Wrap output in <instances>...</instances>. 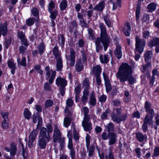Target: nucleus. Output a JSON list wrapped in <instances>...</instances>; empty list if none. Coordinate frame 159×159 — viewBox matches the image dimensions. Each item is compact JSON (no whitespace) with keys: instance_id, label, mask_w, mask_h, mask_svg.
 <instances>
[{"instance_id":"nucleus-24","label":"nucleus","mask_w":159,"mask_h":159,"mask_svg":"<svg viewBox=\"0 0 159 159\" xmlns=\"http://www.w3.org/2000/svg\"><path fill=\"white\" fill-rule=\"evenodd\" d=\"M37 120L38 121L37 126H38L39 124L42 123V118L38 114L36 115H34L33 118V121L34 123H36Z\"/></svg>"},{"instance_id":"nucleus-55","label":"nucleus","mask_w":159,"mask_h":159,"mask_svg":"<svg viewBox=\"0 0 159 159\" xmlns=\"http://www.w3.org/2000/svg\"><path fill=\"white\" fill-rule=\"evenodd\" d=\"M57 14V11L56 10H54L51 12L50 17L52 19H54L56 18Z\"/></svg>"},{"instance_id":"nucleus-28","label":"nucleus","mask_w":159,"mask_h":159,"mask_svg":"<svg viewBox=\"0 0 159 159\" xmlns=\"http://www.w3.org/2000/svg\"><path fill=\"white\" fill-rule=\"evenodd\" d=\"M152 56V54L151 51H147L144 55L146 61H149L151 60Z\"/></svg>"},{"instance_id":"nucleus-46","label":"nucleus","mask_w":159,"mask_h":159,"mask_svg":"<svg viewBox=\"0 0 159 159\" xmlns=\"http://www.w3.org/2000/svg\"><path fill=\"white\" fill-rule=\"evenodd\" d=\"M105 159H114L113 154L111 151L110 150L108 154L106 155Z\"/></svg>"},{"instance_id":"nucleus-56","label":"nucleus","mask_w":159,"mask_h":159,"mask_svg":"<svg viewBox=\"0 0 159 159\" xmlns=\"http://www.w3.org/2000/svg\"><path fill=\"white\" fill-rule=\"evenodd\" d=\"M57 142L59 143L61 147V148H64L65 144V140L63 138H61Z\"/></svg>"},{"instance_id":"nucleus-20","label":"nucleus","mask_w":159,"mask_h":159,"mask_svg":"<svg viewBox=\"0 0 159 159\" xmlns=\"http://www.w3.org/2000/svg\"><path fill=\"white\" fill-rule=\"evenodd\" d=\"M8 30L7 24L5 22L2 25H0V33L4 36L7 34Z\"/></svg>"},{"instance_id":"nucleus-43","label":"nucleus","mask_w":159,"mask_h":159,"mask_svg":"<svg viewBox=\"0 0 159 159\" xmlns=\"http://www.w3.org/2000/svg\"><path fill=\"white\" fill-rule=\"evenodd\" d=\"M34 21V18H30L26 20V24L28 26H30L33 25Z\"/></svg>"},{"instance_id":"nucleus-37","label":"nucleus","mask_w":159,"mask_h":159,"mask_svg":"<svg viewBox=\"0 0 159 159\" xmlns=\"http://www.w3.org/2000/svg\"><path fill=\"white\" fill-rule=\"evenodd\" d=\"M67 6V2L66 0H62L60 5V9L62 10H64L66 9Z\"/></svg>"},{"instance_id":"nucleus-25","label":"nucleus","mask_w":159,"mask_h":159,"mask_svg":"<svg viewBox=\"0 0 159 159\" xmlns=\"http://www.w3.org/2000/svg\"><path fill=\"white\" fill-rule=\"evenodd\" d=\"M75 100L76 102L80 100V88L79 86L76 87L75 89Z\"/></svg>"},{"instance_id":"nucleus-26","label":"nucleus","mask_w":159,"mask_h":159,"mask_svg":"<svg viewBox=\"0 0 159 159\" xmlns=\"http://www.w3.org/2000/svg\"><path fill=\"white\" fill-rule=\"evenodd\" d=\"M100 59L102 63H107L109 61L108 55H100Z\"/></svg>"},{"instance_id":"nucleus-30","label":"nucleus","mask_w":159,"mask_h":159,"mask_svg":"<svg viewBox=\"0 0 159 159\" xmlns=\"http://www.w3.org/2000/svg\"><path fill=\"white\" fill-rule=\"evenodd\" d=\"M16 145L15 143H12L11 145V148L10 153L11 156H14L16 154Z\"/></svg>"},{"instance_id":"nucleus-9","label":"nucleus","mask_w":159,"mask_h":159,"mask_svg":"<svg viewBox=\"0 0 159 159\" xmlns=\"http://www.w3.org/2000/svg\"><path fill=\"white\" fill-rule=\"evenodd\" d=\"M70 55L66 56L67 61H70V65L73 66L74 65L75 61V53L74 50L72 48L70 49Z\"/></svg>"},{"instance_id":"nucleus-7","label":"nucleus","mask_w":159,"mask_h":159,"mask_svg":"<svg viewBox=\"0 0 159 159\" xmlns=\"http://www.w3.org/2000/svg\"><path fill=\"white\" fill-rule=\"evenodd\" d=\"M46 71V78L48 79L50 78L49 80V82L50 84H52L55 77L56 71L50 70L49 66H47L45 68Z\"/></svg>"},{"instance_id":"nucleus-60","label":"nucleus","mask_w":159,"mask_h":159,"mask_svg":"<svg viewBox=\"0 0 159 159\" xmlns=\"http://www.w3.org/2000/svg\"><path fill=\"white\" fill-rule=\"evenodd\" d=\"M44 88L45 90L49 91L51 89V87L50 84L46 82L44 84Z\"/></svg>"},{"instance_id":"nucleus-52","label":"nucleus","mask_w":159,"mask_h":159,"mask_svg":"<svg viewBox=\"0 0 159 159\" xmlns=\"http://www.w3.org/2000/svg\"><path fill=\"white\" fill-rule=\"evenodd\" d=\"M106 91L109 92L111 89V86L110 82L105 83Z\"/></svg>"},{"instance_id":"nucleus-62","label":"nucleus","mask_w":159,"mask_h":159,"mask_svg":"<svg viewBox=\"0 0 159 159\" xmlns=\"http://www.w3.org/2000/svg\"><path fill=\"white\" fill-rule=\"evenodd\" d=\"M55 5L54 3L51 2L49 3V5L48 7V10L49 12H51L52 10L54 7Z\"/></svg>"},{"instance_id":"nucleus-4","label":"nucleus","mask_w":159,"mask_h":159,"mask_svg":"<svg viewBox=\"0 0 159 159\" xmlns=\"http://www.w3.org/2000/svg\"><path fill=\"white\" fill-rule=\"evenodd\" d=\"M84 112V120L82 121V125L85 131H89L92 129V123L90 122V116L87 115L89 112V109L86 107L83 108L82 111Z\"/></svg>"},{"instance_id":"nucleus-54","label":"nucleus","mask_w":159,"mask_h":159,"mask_svg":"<svg viewBox=\"0 0 159 159\" xmlns=\"http://www.w3.org/2000/svg\"><path fill=\"white\" fill-rule=\"evenodd\" d=\"M140 10L139 8H137L136 11V18L137 22H138L139 20Z\"/></svg>"},{"instance_id":"nucleus-44","label":"nucleus","mask_w":159,"mask_h":159,"mask_svg":"<svg viewBox=\"0 0 159 159\" xmlns=\"http://www.w3.org/2000/svg\"><path fill=\"white\" fill-rule=\"evenodd\" d=\"M73 132L74 140L76 141H78L80 138L79 134L76 132L75 129H74Z\"/></svg>"},{"instance_id":"nucleus-40","label":"nucleus","mask_w":159,"mask_h":159,"mask_svg":"<svg viewBox=\"0 0 159 159\" xmlns=\"http://www.w3.org/2000/svg\"><path fill=\"white\" fill-rule=\"evenodd\" d=\"M53 105V102L52 100L48 99L45 102V107L47 108L52 107Z\"/></svg>"},{"instance_id":"nucleus-38","label":"nucleus","mask_w":159,"mask_h":159,"mask_svg":"<svg viewBox=\"0 0 159 159\" xmlns=\"http://www.w3.org/2000/svg\"><path fill=\"white\" fill-rule=\"evenodd\" d=\"M111 119L114 122H116L117 123L120 122V117L115 114H112L111 116Z\"/></svg>"},{"instance_id":"nucleus-35","label":"nucleus","mask_w":159,"mask_h":159,"mask_svg":"<svg viewBox=\"0 0 159 159\" xmlns=\"http://www.w3.org/2000/svg\"><path fill=\"white\" fill-rule=\"evenodd\" d=\"M71 119L69 117H66L64 118L63 125L66 127H68L70 125Z\"/></svg>"},{"instance_id":"nucleus-23","label":"nucleus","mask_w":159,"mask_h":159,"mask_svg":"<svg viewBox=\"0 0 159 159\" xmlns=\"http://www.w3.org/2000/svg\"><path fill=\"white\" fill-rule=\"evenodd\" d=\"M153 117L150 116L149 114H146L144 120V122L148 124L149 125H152Z\"/></svg>"},{"instance_id":"nucleus-49","label":"nucleus","mask_w":159,"mask_h":159,"mask_svg":"<svg viewBox=\"0 0 159 159\" xmlns=\"http://www.w3.org/2000/svg\"><path fill=\"white\" fill-rule=\"evenodd\" d=\"M1 115L2 117L3 118L4 120H8V113L7 112H2Z\"/></svg>"},{"instance_id":"nucleus-13","label":"nucleus","mask_w":159,"mask_h":159,"mask_svg":"<svg viewBox=\"0 0 159 159\" xmlns=\"http://www.w3.org/2000/svg\"><path fill=\"white\" fill-rule=\"evenodd\" d=\"M159 38H154L153 39L149 42L148 45L149 47H152L156 45V52L158 53L159 52Z\"/></svg>"},{"instance_id":"nucleus-57","label":"nucleus","mask_w":159,"mask_h":159,"mask_svg":"<svg viewBox=\"0 0 159 159\" xmlns=\"http://www.w3.org/2000/svg\"><path fill=\"white\" fill-rule=\"evenodd\" d=\"M83 84L85 87L86 88H89L90 85L89 80L86 79L83 82Z\"/></svg>"},{"instance_id":"nucleus-58","label":"nucleus","mask_w":159,"mask_h":159,"mask_svg":"<svg viewBox=\"0 0 159 159\" xmlns=\"http://www.w3.org/2000/svg\"><path fill=\"white\" fill-rule=\"evenodd\" d=\"M153 154L155 156H159V147H157L155 148Z\"/></svg>"},{"instance_id":"nucleus-42","label":"nucleus","mask_w":159,"mask_h":159,"mask_svg":"<svg viewBox=\"0 0 159 159\" xmlns=\"http://www.w3.org/2000/svg\"><path fill=\"white\" fill-rule=\"evenodd\" d=\"M39 52L41 54L45 51V46L42 43H40L39 46Z\"/></svg>"},{"instance_id":"nucleus-19","label":"nucleus","mask_w":159,"mask_h":159,"mask_svg":"<svg viewBox=\"0 0 159 159\" xmlns=\"http://www.w3.org/2000/svg\"><path fill=\"white\" fill-rule=\"evenodd\" d=\"M88 103L90 105L92 106H94L96 104V100L95 94L93 91L89 95V99Z\"/></svg>"},{"instance_id":"nucleus-5","label":"nucleus","mask_w":159,"mask_h":159,"mask_svg":"<svg viewBox=\"0 0 159 159\" xmlns=\"http://www.w3.org/2000/svg\"><path fill=\"white\" fill-rule=\"evenodd\" d=\"M102 139L104 140H107L108 138L109 139V144L111 145H113L116 143L117 135L115 133H108L107 134L105 132H102L101 134Z\"/></svg>"},{"instance_id":"nucleus-61","label":"nucleus","mask_w":159,"mask_h":159,"mask_svg":"<svg viewBox=\"0 0 159 159\" xmlns=\"http://www.w3.org/2000/svg\"><path fill=\"white\" fill-rule=\"evenodd\" d=\"M94 147L93 146H91L89 150V156L91 157L93 155L94 152Z\"/></svg>"},{"instance_id":"nucleus-12","label":"nucleus","mask_w":159,"mask_h":159,"mask_svg":"<svg viewBox=\"0 0 159 159\" xmlns=\"http://www.w3.org/2000/svg\"><path fill=\"white\" fill-rule=\"evenodd\" d=\"M146 111L150 116L153 117L155 113L154 110L151 107V104L150 102H146L145 104Z\"/></svg>"},{"instance_id":"nucleus-50","label":"nucleus","mask_w":159,"mask_h":159,"mask_svg":"<svg viewBox=\"0 0 159 159\" xmlns=\"http://www.w3.org/2000/svg\"><path fill=\"white\" fill-rule=\"evenodd\" d=\"M73 102L71 98H69L66 101V106L68 107H71L73 105Z\"/></svg>"},{"instance_id":"nucleus-41","label":"nucleus","mask_w":159,"mask_h":159,"mask_svg":"<svg viewBox=\"0 0 159 159\" xmlns=\"http://www.w3.org/2000/svg\"><path fill=\"white\" fill-rule=\"evenodd\" d=\"M59 43L62 46H63L65 43V39L63 35H60L58 37Z\"/></svg>"},{"instance_id":"nucleus-47","label":"nucleus","mask_w":159,"mask_h":159,"mask_svg":"<svg viewBox=\"0 0 159 159\" xmlns=\"http://www.w3.org/2000/svg\"><path fill=\"white\" fill-rule=\"evenodd\" d=\"M7 120H3L2 122V127L5 129H7L8 128L9 125L8 122H7Z\"/></svg>"},{"instance_id":"nucleus-15","label":"nucleus","mask_w":159,"mask_h":159,"mask_svg":"<svg viewBox=\"0 0 159 159\" xmlns=\"http://www.w3.org/2000/svg\"><path fill=\"white\" fill-rule=\"evenodd\" d=\"M18 37L20 39L22 44L25 46H28L29 44L27 39L25 38V35L22 31H19L17 33Z\"/></svg>"},{"instance_id":"nucleus-18","label":"nucleus","mask_w":159,"mask_h":159,"mask_svg":"<svg viewBox=\"0 0 159 159\" xmlns=\"http://www.w3.org/2000/svg\"><path fill=\"white\" fill-rule=\"evenodd\" d=\"M89 95V92L87 89H84L83 92V95L81 99V102L84 105L87 102Z\"/></svg>"},{"instance_id":"nucleus-27","label":"nucleus","mask_w":159,"mask_h":159,"mask_svg":"<svg viewBox=\"0 0 159 159\" xmlns=\"http://www.w3.org/2000/svg\"><path fill=\"white\" fill-rule=\"evenodd\" d=\"M67 136L68 138V142L67 145L68 148L69 149L73 148V145L72 143V137L71 134H70L69 133L67 134Z\"/></svg>"},{"instance_id":"nucleus-2","label":"nucleus","mask_w":159,"mask_h":159,"mask_svg":"<svg viewBox=\"0 0 159 159\" xmlns=\"http://www.w3.org/2000/svg\"><path fill=\"white\" fill-rule=\"evenodd\" d=\"M47 129L43 127L40 129L38 144L41 149L45 148L47 143L51 139L49 134L48 133L47 134Z\"/></svg>"},{"instance_id":"nucleus-29","label":"nucleus","mask_w":159,"mask_h":159,"mask_svg":"<svg viewBox=\"0 0 159 159\" xmlns=\"http://www.w3.org/2000/svg\"><path fill=\"white\" fill-rule=\"evenodd\" d=\"M57 59V71L60 70L62 68V60L61 57Z\"/></svg>"},{"instance_id":"nucleus-10","label":"nucleus","mask_w":159,"mask_h":159,"mask_svg":"<svg viewBox=\"0 0 159 159\" xmlns=\"http://www.w3.org/2000/svg\"><path fill=\"white\" fill-rule=\"evenodd\" d=\"M55 129L53 132V138L54 142H57L61 138V135L60 130L58 129L57 124L54 125Z\"/></svg>"},{"instance_id":"nucleus-21","label":"nucleus","mask_w":159,"mask_h":159,"mask_svg":"<svg viewBox=\"0 0 159 159\" xmlns=\"http://www.w3.org/2000/svg\"><path fill=\"white\" fill-rule=\"evenodd\" d=\"M105 7V3L103 1H101L94 7V10H97L99 11H102Z\"/></svg>"},{"instance_id":"nucleus-11","label":"nucleus","mask_w":159,"mask_h":159,"mask_svg":"<svg viewBox=\"0 0 159 159\" xmlns=\"http://www.w3.org/2000/svg\"><path fill=\"white\" fill-rule=\"evenodd\" d=\"M38 134V132L36 129L34 130L30 134L29 136V147L31 148L32 146V144L34 141L37 135Z\"/></svg>"},{"instance_id":"nucleus-8","label":"nucleus","mask_w":159,"mask_h":159,"mask_svg":"<svg viewBox=\"0 0 159 159\" xmlns=\"http://www.w3.org/2000/svg\"><path fill=\"white\" fill-rule=\"evenodd\" d=\"M86 61V57L85 54L82 52V58L77 60L75 66L76 71L78 72L81 71L83 68V63Z\"/></svg>"},{"instance_id":"nucleus-1","label":"nucleus","mask_w":159,"mask_h":159,"mask_svg":"<svg viewBox=\"0 0 159 159\" xmlns=\"http://www.w3.org/2000/svg\"><path fill=\"white\" fill-rule=\"evenodd\" d=\"M132 73L131 66L127 63H124L120 66L118 71L116 74V76L121 83L128 80L130 84H133L135 82L136 80L132 75Z\"/></svg>"},{"instance_id":"nucleus-39","label":"nucleus","mask_w":159,"mask_h":159,"mask_svg":"<svg viewBox=\"0 0 159 159\" xmlns=\"http://www.w3.org/2000/svg\"><path fill=\"white\" fill-rule=\"evenodd\" d=\"M53 53L56 58L61 57L60 54L58 52V47L57 46H55L54 48Z\"/></svg>"},{"instance_id":"nucleus-17","label":"nucleus","mask_w":159,"mask_h":159,"mask_svg":"<svg viewBox=\"0 0 159 159\" xmlns=\"http://www.w3.org/2000/svg\"><path fill=\"white\" fill-rule=\"evenodd\" d=\"M131 27L130 24L128 22H126L122 29L123 31L126 36H129L130 34Z\"/></svg>"},{"instance_id":"nucleus-48","label":"nucleus","mask_w":159,"mask_h":159,"mask_svg":"<svg viewBox=\"0 0 159 159\" xmlns=\"http://www.w3.org/2000/svg\"><path fill=\"white\" fill-rule=\"evenodd\" d=\"M8 65L10 68L16 67V64L12 60H9L8 61Z\"/></svg>"},{"instance_id":"nucleus-36","label":"nucleus","mask_w":159,"mask_h":159,"mask_svg":"<svg viewBox=\"0 0 159 159\" xmlns=\"http://www.w3.org/2000/svg\"><path fill=\"white\" fill-rule=\"evenodd\" d=\"M17 61L18 65H21L23 66H26V59L25 58L23 57L21 61H20L19 58H18Z\"/></svg>"},{"instance_id":"nucleus-45","label":"nucleus","mask_w":159,"mask_h":159,"mask_svg":"<svg viewBox=\"0 0 159 159\" xmlns=\"http://www.w3.org/2000/svg\"><path fill=\"white\" fill-rule=\"evenodd\" d=\"M85 139L86 142V146L87 148H88L89 147L90 143V136L88 134H86Z\"/></svg>"},{"instance_id":"nucleus-53","label":"nucleus","mask_w":159,"mask_h":159,"mask_svg":"<svg viewBox=\"0 0 159 159\" xmlns=\"http://www.w3.org/2000/svg\"><path fill=\"white\" fill-rule=\"evenodd\" d=\"M109 113L108 110H106L105 111L103 112L101 116V118L102 119H106L107 117V115Z\"/></svg>"},{"instance_id":"nucleus-64","label":"nucleus","mask_w":159,"mask_h":159,"mask_svg":"<svg viewBox=\"0 0 159 159\" xmlns=\"http://www.w3.org/2000/svg\"><path fill=\"white\" fill-rule=\"evenodd\" d=\"M141 149L139 148H137L135 149V152L137 154L138 157L140 158L141 157Z\"/></svg>"},{"instance_id":"nucleus-31","label":"nucleus","mask_w":159,"mask_h":159,"mask_svg":"<svg viewBox=\"0 0 159 159\" xmlns=\"http://www.w3.org/2000/svg\"><path fill=\"white\" fill-rule=\"evenodd\" d=\"M93 72L94 74L98 75L101 72V67L98 65L93 67Z\"/></svg>"},{"instance_id":"nucleus-22","label":"nucleus","mask_w":159,"mask_h":159,"mask_svg":"<svg viewBox=\"0 0 159 159\" xmlns=\"http://www.w3.org/2000/svg\"><path fill=\"white\" fill-rule=\"evenodd\" d=\"M136 135L137 139L140 142L147 140V137L146 135H144L140 133H137Z\"/></svg>"},{"instance_id":"nucleus-59","label":"nucleus","mask_w":159,"mask_h":159,"mask_svg":"<svg viewBox=\"0 0 159 159\" xmlns=\"http://www.w3.org/2000/svg\"><path fill=\"white\" fill-rule=\"evenodd\" d=\"M47 127L48 129L47 134L48 133L49 134V133H51L53 131L51 125L50 124H48L47 125Z\"/></svg>"},{"instance_id":"nucleus-16","label":"nucleus","mask_w":159,"mask_h":159,"mask_svg":"<svg viewBox=\"0 0 159 159\" xmlns=\"http://www.w3.org/2000/svg\"><path fill=\"white\" fill-rule=\"evenodd\" d=\"M116 45V48L114 52V54L118 59L121 58L122 54L121 51V47L118 43H115Z\"/></svg>"},{"instance_id":"nucleus-3","label":"nucleus","mask_w":159,"mask_h":159,"mask_svg":"<svg viewBox=\"0 0 159 159\" xmlns=\"http://www.w3.org/2000/svg\"><path fill=\"white\" fill-rule=\"evenodd\" d=\"M99 28L101 30L100 38L101 42L103 45L104 50L106 51L110 43V39L108 37L105 26L103 24H99Z\"/></svg>"},{"instance_id":"nucleus-32","label":"nucleus","mask_w":159,"mask_h":159,"mask_svg":"<svg viewBox=\"0 0 159 159\" xmlns=\"http://www.w3.org/2000/svg\"><path fill=\"white\" fill-rule=\"evenodd\" d=\"M24 115L25 117L27 120H29L31 118V113L27 108H25L24 111Z\"/></svg>"},{"instance_id":"nucleus-63","label":"nucleus","mask_w":159,"mask_h":159,"mask_svg":"<svg viewBox=\"0 0 159 159\" xmlns=\"http://www.w3.org/2000/svg\"><path fill=\"white\" fill-rule=\"evenodd\" d=\"M32 13L34 16H37L39 14V11L37 9L34 8L32 10Z\"/></svg>"},{"instance_id":"nucleus-6","label":"nucleus","mask_w":159,"mask_h":159,"mask_svg":"<svg viewBox=\"0 0 159 159\" xmlns=\"http://www.w3.org/2000/svg\"><path fill=\"white\" fill-rule=\"evenodd\" d=\"M135 51L141 53L143 51L146 43L145 40L143 39H139L138 36H136L135 37Z\"/></svg>"},{"instance_id":"nucleus-14","label":"nucleus","mask_w":159,"mask_h":159,"mask_svg":"<svg viewBox=\"0 0 159 159\" xmlns=\"http://www.w3.org/2000/svg\"><path fill=\"white\" fill-rule=\"evenodd\" d=\"M56 84L58 87H64L67 84V81L64 78L61 77H57L56 80Z\"/></svg>"},{"instance_id":"nucleus-34","label":"nucleus","mask_w":159,"mask_h":159,"mask_svg":"<svg viewBox=\"0 0 159 159\" xmlns=\"http://www.w3.org/2000/svg\"><path fill=\"white\" fill-rule=\"evenodd\" d=\"M147 8L149 12H152L156 9V6L154 3H151L148 5Z\"/></svg>"},{"instance_id":"nucleus-51","label":"nucleus","mask_w":159,"mask_h":159,"mask_svg":"<svg viewBox=\"0 0 159 159\" xmlns=\"http://www.w3.org/2000/svg\"><path fill=\"white\" fill-rule=\"evenodd\" d=\"M70 150V155L71 159H75V151L73 148L69 149Z\"/></svg>"},{"instance_id":"nucleus-33","label":"nucleus","mask_w":159,"mask_h":159,"mask_svg":"<svg viewBox=\"0 0 159 159\" xmlns=\"http://www.w3.org/2000/svg\"><path fill=\"white\" fill-rule=\"evenodd\" d=\"M107 127L108 133H114V125L112 123H109L107 125Z\"/></svg>"}]
</instances>
